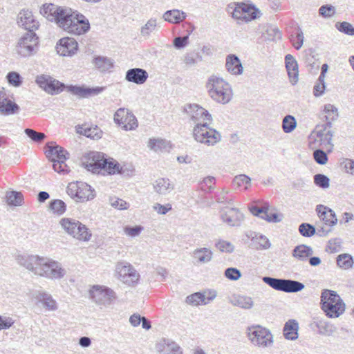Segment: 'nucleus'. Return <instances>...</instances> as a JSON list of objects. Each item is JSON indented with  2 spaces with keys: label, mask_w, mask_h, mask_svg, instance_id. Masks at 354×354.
<instances>
[{
  "label": "nucleus",
  "mask_w": 354,
  "mask_h": 354,
  "mask_svg": "<svg viewBox=\"0 0 354 354\" xmlns=\"http://www.w3.org/2000/svg\"><path fill=\"white\" fill-rule=\"evenodd\" d=\"M247 336L250 342L255 346L266 348L273 344V336L271 332L259 325H254L247 328Z\"/></svg>",
  "instance_id": "9"
},
{
  "label": "nucleus",
  "mask_w": 354,
  "mask_h": 354,
  "mask_svg": "<svg viewBox=\"0 0 354 354\" xmlns=\"http://www.w3.org/2000/svg\"><path fill=\"white\" fill-rule=\"evenodd\" d=\"M225 68L227 72L232 75H241L243 68L239 58L235 55H228L226 57Z\"/></svg>",
  "instance_id": "31"
},
{
  "label": "nucleus",
  "mask_w": 354,
  "mask_h": 354,
  "mask_svg": "<svg viewBox=\"0 0 354 354\" xmlns=\"http://www.w3.org/2000/svg\"><path fill=\"white\" fill-rule=\"evenodd\" d=\"M93 64L101 72H110L114 66L111 59L102 56L96 57L93 59Z\"/></svg>",
  "instance_id": "39"
},
{
  "label": "nucleus",
  "mask_w": 354,
  "mask_h": 354,
  "mask_svg": "<svg viewBox=\"0 0 354 354\" xmlns=\"http://www.w3.org/2000/svg\"><path fill=\"white\" fill-rule=\"evenodd\" d=\"M211 122H205L203 124L194 126L192 130L194 139L201 144L206 146H214L221 140L220 132L210 127Z\"/></svg>",
  "instance_id": "4"
},
{
  "label": "nucleus",
  "mask_w": 354,
  "mask_h": 354,
  "mask_svg": "<svg viewBox=\"0 0 354 354\" xmlns=\"http://www.w3.org/2000/svg\"><path fill=\"white\" fill-rule=\"evenodd\" d=\"M59 224L64 231L80 241H88L92 236L88 228L79 221L72 218H63Z\"/></svg>",
  "instance_id": "6"
},
{
  "label": "nucleus",
  "mask_w": 354,
  "mask_h": 354,
  "mask_svg": "<svg viewBox=\"0 0 354 354\" xmlns=\"http://www.w3.org/2000/svg\"><path fill=\"white\" fill-rule=\"evenodd\" d=\"M68 17L64 22H61L60 28L64 30L77 35L85 34L89 30V21L83 15L71 10Z\"/></svg>",
  "instance_id": "5"
},
{
  "label": "nucleus",
  "mask_w": 354,
  "mask_h": 354,
  "mask_svg": "<svg viewBox=\"0 0 354 354\" xmlns=\"http://www.w3.org/2000/svg\"><path fill=\"white\" fill-rule=\"evenodd\" d=\"M25 133L32 141L35 142H40L46 138V135L44 133L37 132L32 129H26Z\"/></svg>",
  "instance_id": "60"
},
{
  "label": "nucleus",
  "mask_w": 354,
  "mask_h": 354,
  "mask_svg": "<svg viewBox=\"0 0 354 354\" xmlns=\"http://www.w3.org/2000/svg\"><path fill=\"white\" fill-rule=\"evenodd\" d=\"M336 28L339 31L344 32L348 35H354V28L353 26L346 21L338 22L335 24Z\"/></svg>",
  "instance_id": "57"
},
{
  "label": "nucleus",
  "mask_w": 354,
  "mask_h": 354,
  "mask_svg": "<svg viewBox=\"0 0 354 354\" xmlns=\"http://www.w3.org/2000/svg\"><path fill=\"white\" fill-rule=\"evenodd\" d=\"M67 91L80 98H88L91 96H95L102 93L105 86L86 87L84 85H68L66 86Z\"/></svg>",
  "instance_id": "19"
},
{
  "label": "nucleus",
  "mask_w": 354,
  "mask_h": 354,
  "mask_svg": "<svg viewBox=\"0 0 354 354\" xmlns=\"http://www.w3.org/2000/svg\"><path fill=\"white\" fill-rule=\"evenodd\" d=\"M299 324L295 319H289L284 325L283 332L286 339L295 340L298 338Z\"/></svg>",
  "instance_id": "32"
},
{
  "label": "nucleus",
  "mask_w": 354,
  "mask_h": 354,
  "mask_svg": "<svg viewBox=\"0 0 354 354\" xmlns=\"http://www.w3.org/2000/svg\"><path fill=\"white\" fill-rule=\"evenodd\" d=\"M101 165L100 171H103L109 174H114L116 172H119L120 165L113 159L109 160L104 157L101 162Z\"/></svg>",
  "instance_id": "43"
},
{
  "label": "nucleus",
  "mask_w": 354,
  "mask_h": 354,
  "mask_svg": "<svg viewBox=\"0 0 354 354\" xmlns=\"http://www.w3.org/2000/svg\"><path fill=\"white\" fill-rule=\"evenodd\" d=\"M77 132L93 140L100 139L103 133L102 131L97 126L91 127H79Z\"/></svg>",
  "instance_id": "41"
},
{
  "label": "nucleus",
  "mask_w": 354,
  "mask_h": 354,
  "mask_svg": "<svg viewBox=\"0 0 354 354\" xmlns=\"http://www.w3.org/2000/svg\"><path fill=\"white\" fill-rule=\"evenodd\" d=\"M244 8L245 12L243 14V16L245 15V17H244V21L245 22L255 19L257 17V15L259 13V10L251 5L245 3Z\"/></svg>",
  "instance_id": "53"
},
{
  "label": "nucleus",
  "mask_w": 354,
  "mask_h": 354,
  "mask_svg": "<svg viewBox=\"0 0 354 354\" xmlns=\"http://www.w3.org/2000/svg\"><path fill=\"white\" fill-rule=\"evenodd\" d=\"M219 213L221 220L230 227H240L245 220L244 214L236 207H225Z\"/></svg>",
  "instance_id": "15"
},
{
  "label": "nucleus",
  "mask_w": 354,
  "mask_h": 354,
  "mask_svg": "<svg viewBox=\"0 0 354 354\" xmlns=\"http://www.w3.org/2000/svg\"><path fill=\"white\" fill-rule=\"evenodd\" d=\"M168 145L167 141L160 138H151L148 142V147L156 152L166 150Z\"/></svg>",
  "instance_id": "45"
},
{
  "label": "nucleus",
  "mask_w": 354,
  "mask_h": 354,
  "mask_svg": "<svg viewBox=\"0 0 354 354\" xmlns=\"http://www.w3.org/2000/svg\"><path fill=\"white\" fill-rule=\"evenodd\" d=\"M263 281L276 290L288 293L299 292L305 287L302 283L291 279L264 277Z\"/></svg>",
  "instance_id": "11"
},
{
  "label": "nucleus",
  "mask_w": 354,
  "mask_h": 354,
  "mask_svg": "<svg viewBox=\"0 0 354 354\" xmlns=\"http://www.w3.org/2000/svg\"><path fill=\"white\" fill-rule=\"evenodd\" d=\"M322 310L326 315L330 318H337L339 317L345 310L344 303H339L328 305L326 306H322Z\"/></svg>",
  "instance_id": "38"
},
{
  "label": "nucleus",
  "mask_w": 354,
  "mask_h": 354,
  "mask_svg": "<svg viewBox=\"0 0 354 354\" xmlns=\"http://www.w3.org/2000/svg\"><path fill=\"white\" fill-rule=\"evenodd\" d=\"M215 247L219 251L226 253H232L234 250V246L230 241L220 239L215 243Z\"/></svg>",
  "instance_id": "54"
},
{
  "label": "nucleus",
  "mask_w": 354,
  "mask_h": 354,
  "mask_svg": "<svg viewBox=\"0 0 354 354\" xmlns=\"http://www.w3.org/2000/svg\"><path fill=\"white\" fill-rule=\"evenodd\" d=\"M44 272V278L51 280H57L64 278L66 274V270L61 263L53 259L47 257Z\"/></svg>",
  "instance_id": "17"
},
{
  "label": "nucleus",
  "mask_w": 354,
  "mask_h": 354,
  "mask_svg": "<svg viewBox=\"0 0 354 354\" xmlns=\"http://www.w3.org/2000/svg\"><path fill=\"white\" fill-rule=\"evenodd\" d=\"M46 155L51 162L66 160L68 158V153L62 147L53 142H48L46 145Z\"/></svg>",
  "instance_id": "26"
},
{
  "label": "nucleus",
  "mask_w": 354,
  "mask_h": 354,
  "mask_svg": "<svg viewBox=\"0 0 354 354\" xmlns=\"http://www.w3.org/2000/svg\"><path fill=\"white\" fill-rule=\"evenodd\" d=\"M313 254V249L306 245H299L295 248L292 251V256L299 261H306Z\"/></svg>",
  "instance_id": "40"
},
{
  "label": "nucleus",
  "mask_w": 354,
  "mask_h": 354,
  "mask_svg": "<svg viewBox=\"0 0 354 354\" xmlns=\"http://www.w3.org/2000/svg\"><path fill=\"white\" fill-rule=\"evenodd\" d=\"M19 106L6 97V93L0 91V113L4 115H13L18 113Z\"/></svg>",
  "instance_id": "28"
},
{
  "label": "nucleus",
  "mask_w": 354,
  "mask_h": 354,
  "mask_svg": "<svg viewBox=\"0 0 354 354\" xmlns=\"http://www.w3.org/2000/svg\"><path fill=\"white\" fill-rule=\"evenodd\" d=\"M65 160H62L53 162V168L54 171L62 174H68L70 169L66 164Z\"/></svg>",
  "instance_id": "58"
},
{
  "label": "nucleus",
  "mask_w": 354,
  "mask_h": 354,
  "mask_svg": "<svg viewBox=\"0 0 354 354\" xmlns=\"http://www.w3.org/2000/svg\"><path fill=\"white\" fill-rule=\"evenodd\" d=\"M115 277L123 284L135 287L139 283L140 275L136 269L127 261H119L115 265Z\"/></svg>",
  "instance_id": "8"
},
{
  "label": "nucleus",
  "mask_w": 354,
  "mask_h": 354,
  "mask_svg": "<svg viewBox=\"0 0 354 354\" xmlns=\"http://www.w3.org/2000/svg\"><path fill=\"white\" fill-rule=\"evenodd\" d=\"M90 295L93 302L104 307L110 306L116 299V294L112 289L100 285L92 287Z\"/></svg>",
  "instance_id": "13"
},
{
  "label": "nucleus",
  "mask_w": 354,
  "mask_h": 354,
  "mask_svg": "<svg viewBox=\"0 0 354 354\" xmlns=\"http://www.w3.org/2000/svg\"><path fill=\"white\" fill-rule=\"evenodd\" d=\"M36 299L39 302L41 303L48 310L55 311L58 308L56 301L53 299L50 294L46 292H39L36 296Z\"/></svg>",
  "instance_id": "36"
},
{
  "label": "nucleus",
  "mask_w": 354,
  "mask_h": 354,
  "mask_svg": "<svg viewBox=\"0 0 354 354\" xmlns=\"http://www.w3.org/2000/svg\"><path fill=\"white\" fill-rule=\"evenodd\" d=\"M67 194L77 202H85L93 200L95 192L92 187L86 183L73 182L67 187Z\"/></svg>",
  "instance_id": "10"
},
{
  "label": "nucleus",
  "mask_w": 354,
  "mask_h": 354,
  "mask_svg": "<svg viewBox=\"0 0 354 354\" xmlns=\"http://www.w3.org/2000/svg\"><path fill=\"white\" fill-rule=\"evenodd\" d=\"M342 241L339 238L330 239L328 243L327 250L330 253L338 252L341 250Z\"/></svg>",
  "instance_id": "61"
},
{
  "label": "nucleus",
  "mask_w": 354,
  "mask_h": 354,
  "mask_svg": "<svg viewBox=\"0 0 354 354\" xmlns=\"http://www.w3.org/2000/svg\"><path fill=\"white\" fill-rule=\"evenodd\" d=\"M299 232L305 237H310L316 233L315 227L309 223H301L299 227Z\"/></svg>",
  "instance_id": "55"
},
{
  "label": "nucleus",
  "mask_w": 354,
  "mask_h": 354,
  "mask_svg": "<svg viewBox=\"0 0 354 354\" xmlns=\"http://www.w3.org/2000/svg\"><path fill=\"white\" fill-rule=\"evenodd\" d=\"M149 77V74L146 70L140 68H133L129 69L126 72L125 80L129 82H132L138 85L143 84Z\"/></svg>",
  "instance_id": "27"
},
{
  "label": "nucleus",
  "mask_w": 354,
  "mask_h": 354,
  "mask_svg": "<svg viewBox=\"0 0 354 354\" xmlns=\"http://www.w3.org/2000/svg\"><path fill=\"white\" fill-rule=\"evenodd\" d=\"M327 126L325 125L324 129L313 132L310 139H314L315 142H319V146L323 149H326L328 152H330L333 149V144L331 142L333 133L330 130H327Z\"/></svg>",
  "instance_id": "23"
},
{
  "label": "nucleus",
  "mask_w": 354,
  "mask_h": 354,
  "mask_svg": "<svg viewBox=\"0 0 354 354\" xmlns=\"http://www.w3.org/2000/svg\"><path fill=\"white\" fill-rule=\"evenodd\" d=\"M314 183L318 187L325 189L329 187V178L324 174H316L314 176Z\"/></svg>",
  "instance_id": "62"
},
{
  "label": "nucleus",
  "mask_w": 354,
  "mask_h": 354,
  "mask_svg": "<svg viewBox=\"0 0 354 354\" xmlns=\"http://www.w3.org/2000/svg\"><path fill=\"white\" fill-rule=\"evenodd\" d=\"M353 263L352 256L348 254H342L337 257V264L342 269L347 270L352 268Z\"/></svg>",
  "instance_id": "47"
},
{
  "label": "nucleus",
  "mask_w": 354,
  "mask_h": 354,
  "mask_svg": "<svg viewBox=\"0 0 354 354\" xmlns=\"http://www.w3.org/2000/svg\"><path fill=\"white\" fill-rule=\"evenodd\" d=\"M244 6L245 3H237L232 13V17L244 21V17H245V15L243 16L245 12Z\"/></svg>",
  "instance_id": "63"
},
{
  "label": "nucleus",
  "mask_w": 354,
  "mask_h": 354,
  "mask_svg": "<svg viewBox=\"0 0 354 354\" xmlns=\"http://www.w3.org/2000/svg\"><path fill=\"white\" fill-rule=\"evenodd\" d=\"M158 27V24L157 19L156 18H150L146 24L141 27L140 34L142 37L148 38L152 32L157 30Z\"/></svg>",
  "instance_id": "42"
},
{
  "label": "nucleus",
  "mask_w": 354,
  "mask_h": 354,
  "mask_svg": "<svg viewBox=\"0 0 354 354\" xmlns=\"http://www.w3.org/2000/svg\"><path fill=\"white\" fill-rule=\"evenodd\" d=\"M297 127V122L292 115H288L285 116L282 121L283 131L286 133L292 132Z\"/></svg>",
  "instance_id": "48"
},
{
  "label": "nucleus",
  "mask_w": 354,
  "mask_h": 354,
  "mask_svg": "<svg viewBox=\"0 0 354 354\" xmlns=\"http://www.w3.org/2000/svg\"><path fill=\"white\" fill-rule=\"evenodd\" d=\"M205 88L209 96L218 103L225 104L232 98L233 92L230 84L215 75H212L207 78Z\"/></svg>",
  "instance_id": "1"
},
{
  "label": "nucleus",
  "mask_w": 354,
  "mask_h": 354,
  "mask_svg": "<svg viewBox=\"0 0 354 354\" xmlns=\"http://www.w3.org/2000/svg\"><path fill=\"white\" fill-rule=\"evenodd\" d=\"M39 42V37L35 32H27L18 39L15 50L22 57L32 56L38 50Z\"/></svg>",
  "instance_id": "7"
},
{
  "label": "nucleus",
  "mask_w": 354,
  "mask_h": 354,
  "mask_svg": "<svg viewBox=\"0 0 354 354\" xmlns=\"http://www.w3.org/2000/svg\"><path fill=\"white\" fill-rule=\"evenodd\" d=\"M324 111L326 113V120L325 125L330 128L332 122L338 118V110L334 105L327 104L324 106Z\"/></svg>",
  "instance_id": "44"
},
{
  "label": "nucleus",
  "mask_w": 354,
  "mask_h": 354,
  "mask_svg": "<svg viewBox=\"0 0 354 354\" xmlns=\"http://www.w3.org/2000/svg\"><path fill=\"white\" fill-rule=\"evenodd\" d=\"M316 211L319 217L326 225L332 227L337 224V218H336L334 211L331 209L323 205H318L316 207Z\"/></svg>",
  "instance_id": "29"
},
{
  "label": "nucleus",
  "mask_w": 354,
  "mask_h": 354,
  "mask_svg": "<svg viewBox=\"0 0 354 354\" xmlns=\"http://www.w3.org/2000/svg\"><path fill=\"white\" fill-rule=\"evenodd\" d=\"M186 17L185 12L177 9L167 10L162 15L165 21L171 24H180L186 19Z\"/></svg>",
  "instance_id": "35"
},
{
  "label": "nucleus",
  "mask_w": 354,
  "mask_h": 354,
  "mask_svg": "<svg viewBox=\"0 0 354 354\" xmlns=\"http://www.w3.org/2000/svg\"><path fill=\"white\" fill-rule=\"evenodd\" d=\"M158 354H183L182 348L174 340L169 338L160 339L155 345Z\"/></svg>",
  "instance_id": "21"
},
{
  "label": "nucleus",
  "mask_w": 354,
  "mask_h": 354,
  "mask_svg": "<svg viewBox=\"0 0 354 354\" xmlns=\"http://www.w3.org/2000/svg\"><path fill=\"white\" fill-rule=\"evenodd\" d=\"M213 251L209 248H197L191 253L192 262L196 266L207 264L213 259Z\"/></svg>",
  "instance_id": "25"
},
{
  "label": "nucleus",
  "mask_w": 354,
  "mask_h": 354,
  "mask_svg": "<svg viewBox=\"0 0 354 354\" xmlns=\"http://www.w3.org/2000/svg\"><path fill=\"white\" fill-rule=\"evenodd\" d=\"M37 84L47 93L54 95L62 91L64 84L48 75L38 76L36 79Z\"/></svg>",
  "instance_id": "20"
},
{
  "label": "nucleus",
  "mask_w": 354,
  "mask_h": 354,
  "mask_svg": "<svg viewBox=\"0 0 354 354\" xmlns=\"http://www.w3.org/2000/svg\"><path fill=\"white\" fill-rule=\"evenodd\" d=\"M17 24L28 32H35L39 28V24L29 10H22L17 15Z\"/></svg>",
  "instance_id": "22"
},
{
  "label": "nucleus",
  "mask_w": 354,
  "mask_h": 354,
  "mask_svg": "<svg viewBox=\"0 0 354 354\" xmlns=\"http://www.w3.org/2000/svg\"><path fill=\"white\" fill-rule=\"evenodd\" d=\"M156 193L160 195H167L174 189V185L168 178H160L156 180L153 184Z\"/></svg>",
  "instance_id": "33"
},
{
  "label": "nucleus",
  "mask_w": 354,
  "mask_h": 354,
  "mask_svg": "<svg viewBox=\"0 0 354 354\" xmlns=\"http://www.w3.org/2000/svg\"><path fill=\"white\" fill-rule=\"evenodd\" d=\"M50 209L53 213L57 215H62L66 212V205L65 203L62 200H54L50 203Z\"/></svg>",
  "instance_id": "49"
},
{
  "label": "nucleus",
  "mask_w": 354,
  "mask_h": 354,
  "mask_svg": "<svg viewBox=\"0 0 354 354\" xmlns=\"http://www.w3.org/2000/svg\"><path fill=\"white\" fill-rule=\"evenodd\" d=\"M317 326L319 333L325 335H332L335 329L332 324L322 320L317 323Z\"/></svg>",
  "instance_id": "50"
},
{
  "label": "nucleus",
  "mask_w": 354,
  "mask_h": 354,
  "mask_svg": "<svg viewBox=\"0 0 354 354\" xmlns=\"http://www.w3.org/2000/svg\"><path fill=\"white\" fill-rule=\"evenodd\" d=\"M233 183L239 187L243 186L245 189H248L250 186L251 179L245 174H240L234 177Z\"/></svg>",
  "instance_id": "51"
},
{
  "label": "nucleus",
  "mask_w": 354,
  "mask_h": 354,
  "mask_svg": "<svg viewBox=\"0 0 354 354\" xmlns=\"http://www.w3.org/2000/svg\"><path fill=\"white\" fill-rule=\"evenodd\" d=\"M250 212L255 216L262 219L266 217V213L268 210V205L266 203L264 206L259 207L257 206H251L249 207Z\"/></svg>",
  "instance_id": "56"
},
{
  "label": "nucleus",
  "mask_w": 354,
  "mask_h": 354,
  "mask_svg": "<svg viewBox=\"0 0 354 354\" xmlns=\"http://www.w3.org/2000/svg\"><path fill=\"white\" fill-rule=\"evenodd\" d=\"M183 112L187 115L190 122L194 126L205 122H212L211 114L203 107L197 104H187L183 106Z\"/></svg>",
  "instance_id": "12"
},
{
  "label": "nucleus",
  "mask_w": 354,
  "mask_h": 354,
  "mask_svg": "<svg viewBox=\"0 0 354 354\" xmlns=\"http://www.w3.org/2000/svg\"><path fill=\"white\" fill-rule=\"evenodd\" d=\"M6 201L10 205L21 206L24 202V196L21 192L11 191L7 193Z\"/></svg>",
  "instance_id": "46"
},
{
  "label": "nucleus",
  "mask_w": 354,
  "mask_h": 354,
  "mask_svg": "<svg viewBox=\"0 0 354 354\" xmlns=\"http://www.w3.org/2000/svg\"><path fill=\"white\" fill-rule=\"evenodd\" d=\"M104 153L98 151H88L85 153L81 159L82 165L93 173H99L101 169V162L104 160Z\"/></svg>",
  "instance_id": "18"
},
{
  "label": "nucleus",
  "mask_w": 354,
  "mask_h": 354,
  "mask_svg": "<svg viewBox=\"0 0 354 354\" xmlns=\"http://www.w3.org/2000/svg\"><path fill=\"white\" fill-rule=\"evenodd\" d=\"M335 13V8L329 4L322 6L319 9V15L324 18L332 17Z\"/></svg>",
  "instance_id": "59"
},
{
  "label": "nucleus",
  "mask_w": 354,
  "mask_h": 354,
  "mask_svg": "<svg viewBox=\"0 0 354 354\" xmlns=\"http://www.w3.org/2000/svg\"><path fill=\"white\" fill-rule=\"evenodd\" d=\"M339 303H344L339 295L335 291L330 290H324L321 295V304L322 306H326L328 305H336Z\"/></svg>",
  "instance_id": "34"
},
{
  "label": "nucleus",
  "mask_w": 354,
  "mask_h": 354,
  "mask_svg": "<svg viewBox=\"0 0 354 354\" xmlns=\"http://www.w3.org/2000/svg\"><path fill=\"white\" fill-rule=\"evenodd\" d=\"M225 276L230 280L236 281L241 278V273L237 268H229L225 270Z\"/></svg>",
  "instance_id": "64"
},
{
  "label": "nucleus",
  "mask_w": 354,
  "mask_h": 354,
  "mask_svg": "<svg viewBox=\"0 0 354 354\" xmlns=\"http://www.w3.org/2000/svg\"><path fill=\"white\" fill-rule=\"evenodd\" d=\"M286 68L290 80L292 84L298 82L299 70L298 64L292 55L288 54L285 57Z\"/></svg>",
  "instance_id": "30"
},
{
  "label": "nucleus",
  "mask_w": 354,
  "mask_h": 354,
  "mask_svg": "<svg viewBox=\"0 0 354 354\" xmlns=\"http://www.w3.org/2000/svg\"><path fill=\"white\" fill-rule=\"evenodd\" d=\"M187 302L192 305H199L200 304H207L206 296L200 292H196L187 297Z\"/></svg>",
  "instance_id": "52"
},
{
  "label": "nucleus",
  "mask_w": 354,
  "mask_h": 354,
  "mask_svg": "<svg viewBox=\"0 0 354 354\" xmlns=\"http://www.w3.org/2000/svg\"><path fill=\"white\" fill-rule=\"evenodd\" d=\"M70 10L71 9H66L53 3H45L41 8L40 13L48 21L56 22L60 27L61 22H64L68 17Z\"/></svg>",
  "instance_id": "14"
},
{
  "label": "nucleus",
  "mask_w": 354,
  "mask_h": 354,
  "mask_svg": "<svg viewBox=\"0 0 354 354\" xmlns=\"http://www.w3.org/2000/svg\"><path fill=\"white\" fill-rule=\"evenodd\" d=\"M17 264L34 275L43 277L47 257L37 254L19 253L15 257Z\"/></svg>",
  "instance_id": "2"
},
{
  "label": "nucleus",
  "mask_w": 354,
  "mask_h": 354,
  "mask_svg": "<svg viewBox=\"0 0 354 354\" xmlns=\"http://www.w3.org/2000/svg\"><path fill=\"white\" fill-rule=\"evenodd\" d=\"M115 123L125 131L133 130L138 127L136 116L127 109L120 108L114 114Z\"/></svg>",
  "instance_id": "16"
},
{
  "label": "nucleus",
  "mask_w": 354,
  "mask_h": 354,
  "mask_svg": "<svg viewBox=\"0 0 354 354\" xmlns=\"http://www.w3.org/2000/svg\"><path fill=\"white\" fill-rule=\"evenodd\" d=\"M230 303L234 306H238L245 310L250 309L254 306L252 297L245 295L234 296L231 299Z\"/></svg>",
  "instance_id": "37"
},
{
  "label": "nucleus",
  "mask_w": 354,
  "mask_h": 354,
  "mask_svg": "<svg viewBox=\"0 0 354 354\" xmlns=\"http://www.w3.org/2000/svg\"><path fill=\"white\" fill-rule=\"evenodd\" d=\"M78 44L73 38L64 37L59 40L56 50L62 56H73L77 50Z\"/></svg>",
  "instance_id": "24"
},
{
  "label": "nucleus",
  "mask_w": 354,
  "mask_h": 354,
  "mask_svg": "<svg viewBox=\"0 0 354 354\" xmlns=\"http://www.w3.org/2000/svg\"><path fill=\"white\" fill-rule=\"evenodd\" d=\"M17 264L34 275L43 277L47 257L37 254L19 253L15 257Z\"/></svg>",
  "instance_id": "3"
}]
</instances>
